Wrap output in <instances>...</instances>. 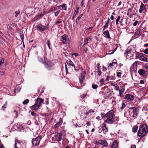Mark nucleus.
I'll return each mask as SVG.
<instances>
[{
	"label": "nucleus",
	"instance_id": "nucleus-1",
	"mask_svg": "<svg viewBox=\"0 0 148 148\" xmlns=\"http://www.w3.org/2000/svg\"><path fill=\"white\" fill-rule=\"evenodd\" d=\"M106 119L104 121L105 123L108 124H113L114 123V111L111 110L105 114Z\"/></svg>",
	"mask_w": 148,
	"mask_h": 148
},
{
	"label": "nucleus",
	"instance_id": "nucleus-2",
	"mask_svg": "<svg viewBox=\"0 0 148 148\" xmlns=\"http://www.w3.org/2000/svg\"><path fill=\"white\" fill-rule=\"evenodd\" d=\"M148 132V126L146 125L143 124L139 127L137 135L140 138H142L146 136Z\"/></svg>",
	"mask_w": 148,
	"mask_h": 148
},
{
	"label": "nucleus",
	"instance_id": "nucleus-3",
	"mask_svg": "<svg viewBox=\"0 0 148 148\" xmlns=\"http://www.w3.org/2000/svg\"><path fill=\"white\" fill-rule=\"evenodd\" d=\"M41 139V136H39L33 139L32 140V143L34 146H36L39 145L40 140Z\"/></svg>",
	"mask_w": 148,
	"mask_h": 148
},
{
	"label": "nucleus",
	"instance_id": "nucleus-4",
	"mask_svg": "<svg viewBox=\"0 0 148 148\" xmlns=\"http://www.w3.org/2000/svg\"><path fill=\"white\" fill-rule=\"evenodd\" d=\"M129 108L130 110H132V112H133V114L132 113L130 114V116L133 118L137 116L138 112V108L135 107H130Z\"/></svg>",
	"mask_w": 148,
	"mask_h": 148
},
{
	"label": "nucleus",
	"instance_id": "nucleus-5",
	"mask_svg": "<svg viewBox=\"0 0 148 148\" xmlns=\"http://www.w3.org/2000/svg\"><path fill=\"white\" fill-rule=\"evenodd\" d=\"M15 148H25V145L23 143L20 142L17 140L15 141Z\"/></svg>",
	"mask_w": 148,
	"mask_h": 148
},
{
	"label": "nucleus",
	"instance_id": "nucleus-6",
	"mask_svg": "<svg viewBox=\"0 0 148 148\" xmlns=\"http://www.w3.org/2000/svg\"><path fill=\"white\" fill-rule=\"evenodd\" d=\"M146 55L143 53H140L138 55L139 59L141 61L147 62V59L146 58Z\"/></svg>",
	"mask_w": 148,
	"mask_h": 148
},
{
	"label": "nucleus",
	"instance_id": "nucleus-7",
	"mask_svg": "<svg viewBox=\"0 0 148 148\" xmlns=\"http://www.w3.org/2000/svg\"><path fill=\"white\" fill-rule=\"evenodd\" d=\"M45 65L48 69L50 70L53 69L54 64L50 62H48L47 64L45 63Z\"/></svg>",
	"mask_w": 148,
	"mask_h": 148
},
{
	"label": "nucleus",
	"instance_id": "nucleus-8",
	"mask_svg": "<svg viewBox=\"0 0 148 148\" xmlns=\"http://www.w3.org/2000/svg\"><path fill=\"white\" fill-rule=\"evenodd\" d=\"M96 143L97 145H101L105 147H107L108 145L107 142L106 140H101L99 142H97Z\"/></svg>",
	"mask_w": 148,
	"mask_h": 148
},
{
	"label": "nucleus",
	"instance_id": "nucleus-9",
	"mask_svg": "<svg viewBox=\"0 0 148 148\" xmlns=\"http://www.w3.org/2000/svg\"><path fill=\"white\" fill-rule=\"evenodd\" d=\"M125 98L127 101H130L134 100V97L132 95L127 94L125 96Z\"/></svg>",
	"mask_w": 148,
	"mask_h": 148
},
{
	"label": "nucleus",
	"instance_id": "nucleus-10",
	"mask_svg": "<svg viewBox=\"0 0 148 148\" xmlns=\"http://www.w3.org/2000/svg\"><path fill=\"white\" fill-rule=\"evenodd\" d=\"M44 101L43 100L40 98H38L35 102V103L40 107Z\"/></svg>",
	"mask_w": 148,
	"mask_h": 148
},
{
	"label": "nucleus",
	"instance_id": "nucleus-11",
	"mask_svg": "<svg viewBox=\"0 0 148 148\" xmlns=\"http://www.w3.org/2000/svg\"><path fill=\"white\" fill-rule=\"evenodd\" d=\"M62 134L61 133H57L55 136V140L57 141H60L61 140Z\"/></svg>",
	"mask_w": 148,
	"mask_h": 148
},
{
	"label": "nucleus",
	"instance_id": "nucleus-12",
	"mask_svg": "<svg viewBox=\"0 0 148 148\" xmlns=\"http://www.w3.org/2000/svg\"><path fill=\"white\" fill-rule=\"evenodd\" d=\"M60 40L64 44H66L67 43L68 40L66 38L65 35L64 34L60 38Z\"/></svg>",
	"mask_w": 148,
	"mask_h": 148
},
{
	"label": "nucleus",
	"instance_id": "nucleus-13",
	"mask_svg": "<svg viewBox=\"0 0 148 148\" xmlns=\"http://www.w3.org/2000/svg\"><path fill=\"white\" fill-rule=\"evenodd\" d=\"M86 74L85 72H83L81 74V76L79 77V81L80 84H82L85 78V75Z\"/></svg>",
	"mask_w": 148,
	"mask_h": 148
},
{
	"label": "nucleus",
	"instance_id": "nucleus-14",
	"mask_svg": "<svg viewBox=\"0 0 148 148\" xmlns=\"http://www.w3.org/2000/svg\"><path fill=\"white\" fill-rule=\"evenodd\" d=\"M101 128L103 131V132L104 134L108 131V128L106 127V125L105 123H103L101 126Z\"/></svg>",
	"mask_w": 148,
	"mask_h": 148
},
{
	"label": "nucleus",
	"instance_id": "nucleus-15",
	"mask_svg": "<svg viewBox=\"0 0 148 148\" xmlns=\"http://www.w3.org/2000/svg\"><path fill=\"white\" fill-rule=\"evenodd\" d=\"M117 65V63L116 62H113L112 63H110L108 66V69H110L111 68L113 69L115 68Z\"/></svg>",
	"mask_w": 148,
	"mask_h": 148
},
{
	"label": "nucleus",
	"instance_id": "nucleus-16",
	"mask_svg": "<svg viewBox=\"0 0 148 148\" xmlns=\"http://www.w3.org/2000/svg\"><path fill=\"white\" fill-rule=\"evenodd\" d=\"M66 63L69 66L74 67V68L75 69V65L73 62H72V61L70 59H69L68 60H67L66 61Z\"/></svg>",
	"mask_w": 148,
	"mask_h": 148
},
{
	"label": "nucleus",
	"instance_id": "nucleus-17",
	"mask_svg": "<svg viewBox=\"0 0 148 148\" xmlns=\"http://www.w3.org/2000/svg\"><path fill=\"white\" fill-rule=\"evenodd\" d=\"M37 29L40 31H44L46 29V28L44 26L40 24L38 25Z\"/></svg>",
	"mask_w": 148,
	"mask_h": 148
},
{
	"label": "nucleus",
	"instance_id": "nucleus-18",
	"mask_svg": "<svg viewBox=\"0 0 148 148\" xmlns=\"http://www.w3.org/2000/svg\"><path fill=\"white\" fill-rule=\"evenodd\" d=\"M145 10L146 9L145 5L143 3H141L139 10V12L140 13H141Z\"/></svg>",
	"mask_w": 148,
	"mask_h": 148
},
{
	"label": "nucleus",
	"instance_id": "nucleus-19",
	"mask_svg": "<svg viewBox=\"0 0 148 148\" xmlns=\"http://www.w3.org/2000/svg\"><path fill=\"white\" fill-rule=\"evenodd\" d=\"M118 145V144L117 141L116 140H115L111 145V148H119Z\"/></svg>",
	"mask_w": 148,
	"mask_h": 148
},
{
	"label": "nucleus",
	"instance_id": "nucleus-20",
	"mask_svg": "<svg viewBox=\"0 0 148 148\" xmlns=\"http://www.w3.org/2000/svg\"><path fill=\"white\" fill-rule=\"evenodd\" d=\"M95 111L92 109H88L85 112V114L86 115H91L92 113H94Z\"/></svg>",
	"mask_w": 148,
	"mask_h": 148
},
{
	"label": "nucleus",
	"instance_id": "nucleus-21",
	"mask_svg": "<svg viewBox=\"0 0 148 148\" xmlns=\"http://www.w3.org/2000/svg\"><path fill=\"white\" fill-rule=\"evenodd\" d=\"M62 119H60V121L56 124L54 126V127L55 128L58 127L60 126L61 125L62 123Z\"/></svg>",
	"mask_w": 148,
	"mask_h": 148
},
{
	"label": "nucleus",
	"instance_id": "nucleus-22",
	"mask_svg": "<svg viewBox=\"0 0 148 148\" xmlns=\"http://www.w3.org/2000/svg\"><path fill=\"white\" fill-rule=\"evenodd\" d=\"M86 108L83 106H81L80 107L79 111L82 113H84L85 114V111L86 110Z\"/></svg>",
	"mask_w": 148,
	"mask_h": 148
},
{
	"label": "nucleus",
	"instance_id": "nucleus-23",
	"mask_svg": "<svg viewBox=\"0 0 148 148\" xmlns=\"http://www.w3.org/2000/svg\"><path fill=\"white\" fill-rule=\"evenodd\" d=\"M39 107L35 103V104L32 106L31 109L33 110H37Z\"/></svg>",
	"mask_w": 148,
	"mask_h": 148
},
{
	"label": "nucleus",
	"instance_id": "nucleus-24",
	"mask_svg": "<svg viewBox=\"0 0 148 148\" xmlns=\"http://www.w3.org/2000/svg\"><path fill=\"white\" fill-rule=\"evenodd\" d=\"M103 34L105 35L106 37L108 38H110V36L108 30L105 31L103 33Z\"/></svg>",
	"mask_w": 148,
	"mask_h": 148
},
{
	"label": "nucleus",
	"instance_id": "nucleus-25",
	"mask_svg": "<svg viewBox=\"0 0 148 148\" xmlns=\"http://www.w3.org/2000/svg\"><path fill=\"white\" fill-rule=\"evenodd\" d=\"M142 111L145 114H148V109L146 107H144L143 108Z\"/></svg>",
	"mask_w": 148,
	"mask_h": 148
},
{
	"label": "nucleus",
	"instance_id": "nucleus-26",
	"mask_svg": "<svg viewBox=\"0 0 148 148\" xmlns=\"http://www.w3.org/2000/svg\"><path fill=\"white\" fill-rule=\"evenodd\" d=\"M138 126L137 125H136L133 126L132 129V131L133 132L136 133L137 132Z\"/></svg>",
	"mask_w": 148,
	"mask_h": 148
},
{
	"label": "nucleus",
	"instance_id": "nucleus-27",
	"mask_svg": "<svg viewBox=\"0 0 148 148\" xmlns=\"http://www.w3.org/2000/svg\"><path fill=\"white\" fill-rule=\"evenodd\" d=\"M145 72V71L143 69H140L138 72V73L141 75H144Z\"/></svg>",
	"mask_w": 148,
	"mask_h": 148
},
{
	"label": "nucleus",
	"instance_id": "nucleus-28",
	"mask_svg": "<svg viewBox=\"0 0 148 148\" xmlns=\"http://www.w3.org/2000/svg\"><path fill=\"white\" fill-rule=\"evenodd\" d=\"M138 62V61H136L134 62L133 64V66L134 69H136L137 66V63Z\"/></svg>",
	"mask_w": 148,
	"mask_h": 148
},
{
	"label": "nucleus",
	"instance_id": "nucleus-29",
	"mask_svg": "<svg viewBox=\"0 0 148 148\" xmlns=\"http://www.w3.org/2000/svg\"><path fill=\"white\" fill-rule=\"evenodd\" d=\"M83 16V14H81L77 18L76 20V22L77 23V24H78V23L79 19L81 18L82 17V16Z\"/></svg>",
	"mask_w": 148,
	"mask_h": 148
},
{
	"label": "nucleus",
	"instance_id": "nucleus-30",
	"mask_svg": "<svg viewBox=\"0 0 148 148\" xmlns=\"http://www.w3.org/2000/svg\"><path fill=\"white\" fill-rule=\"evenodd\" d=\"M108 21L106 23L105 25L103 27V30H104L106 28L108 27L109 21L110 20L109 18H108Z\"/></svg>",
	"mask_w": 148,
	"mask_h": 148
},
{
	"label": "nucleus",
	"instance_id": "nucleus-31",
	"mask_svg": "<svg viewBox=\"0 0 148 148\" xmlns=\"http://www.w3.org/2000/svg\"><path fill=\"white\" fill-rule=\"evenodd\" d=\"M109 93H105L104 95V97L105 99H108L111 93L108 94Z\"/></svg>",
	"mask_w": 148,
	"mask_h": 148
},
{
	"label": "nucleus",
	"instance_id": "nucleus-32",
	"mask_svg": "<svg viewBox=\"0 0 148 148\" xmlns=\"http://www.w3.org/2000/svg\"><path fill=\"white\" fill-rule=\"evenodd\" d=\"M39 18V16L38 15H36L33 19H32V21L33 22L34 21Z\"/></svg>",
	"mask_w": 148,
	"mask_h": 148
},
{
	"label": "nucleus",
	"instance_id": "nucleus-33",
	"mask_svg": "<svg viewBox=\"0 0 148 148\" xmlns=\"http://www.w3.org/2000/svg\"><path fill=\"white\" fill-rule=\"evenodd\" d=\"M13 115H14V117L16 118H17V117L18 112L17 111H16V110H15L14 112Z\"/></svg>",
	"mask_w": 148,
	"mask_h": 148
},
{
	"label": "nucleus",
	"instance_id": "nucleus-34",
	"mask_svg": "<svg viewBox=\"0 0 148 148\" xmlns=\"http://www.w3.org/2000/svg\"><path fill=\"white\" fill-rule=\"evenodd\" d=\"M66 5V4L64 3L62 5V8H64L63 9L66 11L67 10Z\"/></svg>",
	"mask_w": 148,
	"mask_h": 148
},
{
	"label": "nucleus",
	"instance_id": "nucleus-35",
	"mask_svg": "<svg viewBox=\"0 0 148 148\" xmlns=\"http://www.w3.org/2000/svg\"><path fill=\"white\" fill-rule=\"evenodd\" d=\"M78 14V12L77 11H75L74 12L73 14V18H74Z\"/></svg>",
	"mask_w": 148,
	"mask_h": 148
},
{
	"label": "nucleus",
	"instance_id": "nucleus-36",
	"mask_svg": "<svg viewBox=\"0 0 148 148\" xmlns=\"http://www.w3.org/2000/svg\"><path fill=\"white\" fill-rule=\"evenodd\" d=\"M40 61L43 63L45 62L46 60L44 57L40 59Z\"/></svg>",
	"mask_w": 148,
	"mask_h": 148
},
{
	"label": "nucleus",
	"instance_id": "nucleus-37",
	"mask_svg": "<svg viewBox=\"0 0 148 148\" xmlns=\"http://www.w3.org/2000/svg\"><path fill=\"white\" fill-rule=\"evenodd\" d=\"M21 90V88L19 87H16L15 89V92H19Z\"/></svg>",
	"mask_w": 148,
	"mask_h": 148
},
{
	"label": "nucleus",
	"instance_id": "nucleus-38",
	"mask_svg": "<svg viewBox=\"0 0 148 148\" xmlns=\"http://www.w3.org/2000/svg\"><path fill=\"white\" fill-rule=\"evenodd\" d=\"M114 119L115 120L114 122L116 121L117 122L119 120V116H115L114 115Z\"/></svg>",
	"mask_w": 148,
	"mask_h": 148
},
{
	"label": "nucleus",
	"instance_id": "nucleus-39",
	"mask_svg": "<svg viewBox=\"0 0 148 148\" xmlns=\"http://www.w3.org/2000/svg\"><path fill=\"white\" fill-rule=\"evenodd\" d=\"M29 102V100L28 99H27L23 102V103L24 105H25L28 103Z\"/></svg>",
	"mask_w": 148,
	"mask_h": 148
},
{
	"label": "nucleus",
	"instance_id": "nucleus-40",
	"mask_svg": "<svg viewBox=\"0 0 148 148\" xmlns=\"http://www.w3.org/2000/svg\"><path fill=\"white\" fill-rule=\"evenodd\" d=\"M45 14L46 12L45 11H43L42 13H41L40 14L38 15L39 16V17H40L43 16Z\"/></svg>",
	"mask_w": 148,
	"mask_h": 148
},
{
	"label": "nucleus",
	"instance_id": "nucleus-41",
	"mask_svg": "<svg viewBox=\"0 0 148 148\" xmlns=\"http://www.w3.org/2000/svg\"><path fill=\"white\" fill-rule=\"evenodd\" d=\"M140 30L139 29H136V30L135 34L136 35H138L140 33Z\"/></svg>",
	"mask_w": 148,
	"mask_h": 148
},
{
	"label": "nucleus",
	"instance_id": "nucleus-42",
	"mask_svg": "<svg viewBox=\"0 0 148 148\" xmlns=\"http://www.w3.org/2000/svg\"><path fill=\"white\" fill-rule=\"evenodd\" d=\"M62 20H60L59 21H58L56 22L55 23V25H54V26H55V25H57L58 24L62 23ZM53 26H54V25L52 27H53Z\"/></svg>",
	"mask_w": 148,
	"mask_h": 148
},
{
	"label": "nucleus",
	"instance_id": "nucleus-43",
	"mask_svg": "<svg viewBox=\"0 0 148 148\" xmlns=\"http://www.w3.org/2000/svg\"><path fill=\"white\" fill-rule=\"evenodd\" d=\"M20 13V12L18 10L15 11V14H16L15 16V17H17L18 16V15Z\"/></svg>",
	"mask_w": 148,
	"mask_h": 148
},
{
	"label": "nucleus",
	"instance_id": "nucleus-44",
	"mask_svg": "<svg viewBox=\"0 0 148 148\" xmlns=\"http://www.w3.org/2000/svg\"><path fill=\"white\" fill-rule=\"evenodd\" d=\"M101 71L99 69H98L97 70V75L98 76L101 75Z\"/></svg>",
	"mask_w": 148,
	"mask_h": 148
},
{
	"label": "nucleus",
	"instance_id": "nucleus-45",
	"mask_svg": "<svg viewBox=\"0 0 148 148\" xmlns=\"http://www.w3.org/2000/svg\"><path fill=\"white\" fill-rule=\"evenodd\" d=\"M125 104L124 103H122V107L121 108V109L124 108L125 107Z\"/></svg>",
	"mask_w": 148,
	"mask_h": 148
},
{
	"label": "nucleus",
	"instance_id": "nucleus-46",
	"mask_svg": "<svg viewBox=\"0 0 148 148\" xmlns=\"http://www.w3.org/2000/svg\"><path fill=\"white\" fill-rule=\"evenodd\" d=\"M92 86V87L94 89H96L98 87L97 85L96 84H93Z\"/></svg>",
	"mask_w": 148,
	"mask_h": 148
},
{
	"label": "nucleus",
	"instance_id": "nucleus-47",
	"mask_svg": "<svg viewBox=\"0 0 148 148\" xmlns=\"http://www.w3.org/2000/svg\"><path fill=\"white\" fill-rule=\"evenodd\" d=\"M4 61V60L3 58L0 59V65L3 64Z\"/></svg>",
	"mask_w": 148,
	"mask_h": 148
},
{
	"label": "nucleus",
	"instance_id": "nucleus-48",
	"mask_svg": "<svg viewBox=\"0 0 148 148\" xmlns=\"http://www.w3.org/2000/svg\"><path fill=\"white\" fill-rule=\"evenodd\" d=\"M50 41L49 40L47 41L46 42V44L48 45V46L49 49H50Z\"/></svg>",
	"mask_w": 148,
	"mask_h": 148
},
{
	"label": "nucleus",
	"instance_id": "nucleus-49",
	"mask_svg": "<svg viewBox=\"0 0 148 148\" xmlns=\"http://www.w3.org/2000/svg\"><path fill=\"white\" fill-rule=\"evenodd\" d=\"M144 53L146 54H147L148 53V49H146L143 51Z\"/></svg>",
	"mask_w": 148,
	"mask_h": 148
},
{
	"label": "nucleus",
	"instance_id": "nucleus-50",
	"mask_svg": "<svg viewBox=\"0 0 148 148\" xmlns=\"http://www.w3.org/2000/svg\"><path fill=\"white\" fill-rule=\"evenodd\" d=\"M57 9H58L56 8L55 7H54V8H51L50 9V10L49 11H53L55 10H57Z\"/></svg>",
	"mask_w": 148,
	"mask_h": 148
},
{
	"label": "nucleus",
	"instance_id": "nucleus-51",
	"mask_svg": "<svg viewBox=\"0 0 148 148\" xmlns=\"http://www.w3.org/2000/svg\"><path fill=\"white\" fill-rule=\"evenodd\" d=\"M60 10L57 11L56 12H54V13L55 14V16H58V15L60 13Z\"/></svg>",
	"mask_w": 148,
	"mask_h": 148
},
{
	"label": "nucleus",
	"instance_id": "nucleus-52",
	"mask_svg": "<svg viewBox=\"0 0 148 148\" xmlns=\"http://www.w3.org/2000/svg\"><path fill=\"white\" fill-rule=\"evenodd\" d=\"M138 23V21H136L133 23V26H136L137 24Z\"/></svg>",
	"mask_w": 148,
	"mask_h": 148
},
{
	"label": "nucleus",
	"instance_id": "nucleus-53",
	"mask_svg": "<svg viewBox=\"0 0 148 148\" xmlns=\"http://www.w3.org/2000/svg\"><path fill=\"white\" fill-rule=\"evenodd\" d=\"M7 105V102H6L4 105L2 106V108L4 109L6 107V105Z\"/></svg>",
	"mask_w": 148,
	"mask_h": 148
},
{
	"label": "nucleus",
	"instance_id": "nucleus-54",
	"mask_svg": "<svg viewBox=\"0 0 148 148\" xmlns=\"http://www.w3.org/2000/svg\"><path fill=\"white\" fill-rule=\"evenodd\" d=\"M88 38H86V39L85 40L84 45L88 43Z\"/></svg>",
	"mask_w": 148,
	"mask_h": 148
},
{
	"label": "nucleus",
	"instance_id": "nucleus-55",
	"mask_svg": "<svg viewBox=\"0 0 148 148\" xmlns=\"http://www.w3.org/2000/svg\"><path fill=\"white\" fill-rule=\"evenodd\" d=\"M86 95V93H84L82 95H81V97L82 98L85 97Z\"/></svg>",
	"mask_w": 148,
	"mask_h": 148
},
{
	"label": "nucleus",
	"instance_id": "nucleus-56",
	"mask_svg": "<svg viewBox=\"0 0 148 148\" xmlns=\"http://www.w3.org/2000/svg\"><path fill=\"white\" fill-rule=\"evenodd\" d=\"M121 72H119L117 73V76L118 77H120L121 76Z\"/></svg>",
	"mask_w": 148,
	"mask_h": 148
},
{
	"label": "nucleus",
	"instance_id": "nucleus-57",
	"mask_svg": "<svg viewBox=\"0 0 148 148\" xmlns=\"http://www.w3.org/2000/svg\"><path fill=\"white\" fill-rule=\"evenodd\" d=\"M103 70L102 71H106L107 70L106 68L104 66H102Z\"/></svg>",
	"mask_w": 148,
	"mask_h": 148
},
{
	"label": "nucleus",
	"instance_id": "nucleus-58",
	"mask_svg": "<svg viewBox=\"0 0 148 148\" xmlns=\"http://www.w3.org/2000/svg\"><path fill=\"white\" fill-rule=\"evenodd\" d=\"M101 117L103 119L104 118V117H106V116H105V115H104V114H103L102 113H101Z\"/></svg>",
	"mask_w": 148,
	"mask_h": 148
},
{
	"label": "nucleus",
	"instance_id": "nucleus-59",
	"mask_svg": "<svg viewBox=\"0 0 148 148\" xmlns=\"http://www.w3.org/2000/svg\"><path fill=\"white\" fill-rule=\"evenodd\" d=\"M130 53L128 52V51H127L125 53V55L127 56V55H128Z\"/></svg>",
	"mask_w": 148,
	"mask_h": 148
},
{
	"label": "nucleus",
	"instance_id": "nucleus-60",
	"mask_svg": "<svg viewBox=\"0 0 148 148\" xmlns=\"http://www.w3.org/2000/svg\"><path fill=\"white\" fill-rule=\"evenodd\" d=\"M117 18L116 20V21H117V22H119V20H120V17L119 16H118L117 17Z\"/></svg>",
	"mask_w": 148,
	"mask_h": 148
},
{
	"label": "nucleus",
	"instance_id": "nucleus-61",
	"mask_svg": "<svg viewBox=\"0 0 148 148\" xmlns=\"http://www.w3.org/2000/svg\"><path fill=\"white\" fill-rule=\"evenodd\" d=\"M115 51V50H114L112 52H111L110 53L106 52V54H113L114 53V52Z\"/></svg>",
	"mask_w": 148,
	"mask_h": 148
},
{
	"label": "nucleus",
	"instance_id": "nucleus-62",
	"mask_svg": "<svg viewBox=\"0 0 148 148\" xmlns=\"http://www.w3.org/2000/svg\"><path fill=\"white\" fill-rule=\"evenodd\" d=\"M83 125V124H79L78 125V124L77 123H76L75 125L76 126H78V127H81V125Z\"/></svg>",
	"mask_w": 148,
	"mask_h": 148
},
{
	"label": "nucleus",
	"instance_id": "nucleus-63",
	"mask_svg": "<svg viewBox=\"0 0 148 148\" xmlns=\"http://www.w3.org/2000/svg\"><path fill=\"white\" fill-rule=\"evenodd\" d=\"M140 83L141 84H143L144 83V82L143 80H140Z\"/></svg>",
	"mask_w": 148,
	"mask_h": 148
},
{
	"label": "nucleus",
	"instance_id": "nucleus-64",
	"mask_svg": "<svg viewBox=\"0 0 148 148\" xmlns=\"http://www.w3.org/2000/svg\"><path fill=\"white\" fill-rule=\"evenodd\" d=\"M36 114V113H34V112H31V114L32 115V116H34V115H35Z\"/></svg>",
	"mask_w": 148,
	"mask_h": 148
}]
</instances>
